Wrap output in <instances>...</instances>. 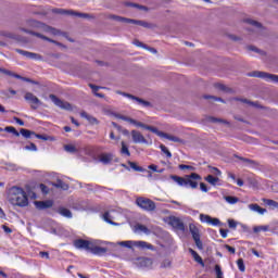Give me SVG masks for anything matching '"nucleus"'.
Instances as JSON below:
<instances>
[{"label":"nucleus","instance_id":"obj_1","mask_svg":"<svg viewBox=\"0 0 278 278\" xmlns=\"http://www.w3.org/2000/svg\"><path fill=\"white\" fill-rule=\"evenodd\" d=\"M74 248L78 250H86L87 252L97 255V256H102L108 253V248L106 245L110 244L108 241H101V240H83L78 239L73 242Z\"/></svg>","mask_w":278,"mask_h":278},{"label":"nucleus","instance_id":"obj_2","mask_svg":"<svg viewBox=\"0 0 278 278\" xmlns=\"http://www.w3.org/2000/svg\"><path fill=\"white\" fill-rule=\"evenodd\" d=\"M27 27H34L35 29H40L45 34H50V36H63V38L67 39L68 42H75L73 37L68 36V33L62 31L53 26L47 25L42 22H38L34 18H28L25 21Z\"/></svg>","mask_w":278,"mask_h":278},{"label":"nucleus","instance_id":"obj_3","mask_svg":"<svg viewBox=\"0 0 278 278\" xmlns=\"http://www.w3.org/2000/svg\"><path fill=\"white\" fill-rule=\"evenodd\" d=\"M7 199L12 206L27 207L29 204L28 195H26L24 189L20 187H12L10 191H8Z\"/></svg>","mask_w":278,"mask_h":278},{"label":"nucleus","instance_id":"obj_4","mask_svg":"<svg viewBox=\"0 0 278 278\" xmlns=\"http://www.w3.org/2000/svg\"><path fill=\"white\" fill-rule=\"evenodd\" d=\"M169 178L179 187L191 189H197L199 186L198 181L202 180V177L197 173H191L190 175H186L185 177L170 175Z\"/></svg>","mask_w":278,"mask_h":278},{"label":"nucleus","instance_id":"obj_5","mask_svg":"<svg viewBox=\"0 0 278 278\" xmlns=\"http://www.w3.org/2000/svg\"><path fill=\"white\" fill-rule=\"evenodd\" d=\"M20 31H24V34H29L30 36H35V38H39L40 40H45L46 42H51L52 45H55L56 47H60L61 49H68V47H66V45H64L58 40L51 39L42 33L29 30L25 27H20Z\"/></svg>","mask_w":278,"mask_h":278},{"label":"nucleus","instance_id":"obj_6","mask_svg":"<svg viewBox=\"0 0 278 278\" xmlns=\"http://www.w3.org/2000/svg\"><path fill=\"white\" fill-rule=\"evenodd\" d=\"M138 207L144 212H155L156 204L154 201L148 199V198H137L135 201Z\"/></svg>","mask_w":278,"mask_h":278},{"label":"nucleus","instance_id":"obj_7","mask_svg":"<svg viewBox=\"0 0 278 278\" xmlns=\"http://www.w3.org/2000/svg\"><path fill=\"white\" fill-rule=\"evenodd\" d=\"M247 76L248 77L261 78L265 81L278 84V76L277 75L265 73V72H250V73H247Z\"/></svg>","mask_w":278,"mask_h":278},{"label":"nucleus","instance_id":"obj_8","mask_svg":"<svg viewBox=\"0 0 278 278\" xmlns=\"http://www.w3.org/2000/svg\"><path fill=\"white\" fill-rule=\"evenodd\" d=\"M116 94L123 96L124 98H127L128 100H132L134 103H137L142 108H153V104L151 102H149L148 100H143L140 97H135L130 93L122 92L121 90H117Z\"/></svg>","mask_w":278,"mask_h":278},{"label":"nucleus","instance_id":"obj_9","mask_svg":"<svg viewBox=\"0 0 278 278\" xmlns=\"http://www.w3.org/2000/svg\"><path fill=\"white\" fill-rule=\"evenodd\" d=\"M189 232L191 233V237H192L193 240H194L195 247H198V249H199L200 251H202V250H203V243H202V241L200 240V230H199V228L197 227V225L190 224V225H189Z\"/></svg>","mask_w":278,"mask_h":278},{"label":"nucleus","instance_id":"obj_10","mask_svg":"<svg viewBox=\"0 0 278 278\" xmlns=\"http://www.w3.org/2000/svg\"><path fill=\"white\" fill-rule=\"evenodd\" d=\"M241 22L245 23V25H251L252 27H255V29H258V31H266V26L260 21L252 18L251 16L243 17Z\"/></svg>","mask_w":278,"mask_h":278},{"label":"nucleus","instance_id":"obj_11","mask_svg":"<svg viewBox=\"0 0 278 278\" xmlns=\"http://www.w3.org/2000/svg\"><path fill=\"white\" fill-rule=\"evenodd\" d=\"M199 219L201 224H205L214 227H217L220 225V222L217 217H212L211 215H207V214L201 213L199 216Z\"/></svg>","mask_w":278,"mask_h":278},{"label":"nucleus","instance_id":"obj_12","mask_svg":"<svg viewBox=\"0 0 278 278\" xmlns=\"http://www.w3.org/2000/svg\"><path fill=\"white\" fill-rule=\"evenodd\" d=\"M50 100L58 108L65 110V111H72V105L70 102H66V101L60 99L59 97H55L54 94H50Z\"/></svg>","mask_w":278,"mask_h":278},{"label":"nucleus","instance_id":"obj_13","mask_svg":"<svg viewBox=\"0 0 278 278\" xmlns=\"http://www.w3.org/2000/svg\"><path fill=\"white\" fill-rule=\"evenodd\" d=\"M25 100L27 103H30V108L33 110H37L39 105L41 104V101L39 100L38 97H36L34 93L27 92L25 94Z\"/></svg>","mask_w":278,"mask_h":278},{"label":"nucleus","instance_id":"obj_14","mask_svg":"<svg viewBox=\"0 0 278 278\" xmlns=\"http://www.w3.org/2000/svg\"><path fill=\"white\" fill-rule=\"evenodd\" d=\"M118 216V213L115 210H109L103 214V220L106 222L109 225L117 226L118 224L112 220H115Z\"/></svg>","mask_w":278,"mask_h":278},{"label":"nucleus","instance_id":"obj_15","mask_svg":"<svg viewBox=\"0 0 278 278\" xmlns=\"http://www.w3.org/2000/svg\"><path fill=\"white\" fill-rule=\"evenodd\" d=\"M129 25H137L139 27H144V29H155V27H157V25L151 24L147 21L134 20V18H130Z\"/></svg>","mask_w":278,"mask_h":278},{"label":"nucleus","instance_id":"obj_16","mask_svg":"<svg viewBox=\"0 0 278 278\" xmlns=\"http://www.w3.org/2000/svg\"><path fill=\"white\" fill-rule=\"evenodd\" d=\"M130 136L132 137V141L135 144H148V141L143 135L138 130L130 131Z\"/></svg>","mask_w":278,"mask_h":278},{"label":"nucleus","instance_id":"obj_17","mask_svg":"<svg viewBox=\"0 0 278 278\" xmlns=\"http://www.w3.org/2000/svg\"><path fill=\"white\" fill-rule=\"evenodd\" d=\"M0 38H5L7 40H14L15 42H18V40H21V36L10 30H0Z\"/></svg>","mask_w":278,"mask_h":278},{"label":"nucleus","instance_id":"obj_18","mask_svg":"<svg viewBox=\"0 0 278 278\" xmlns=\"http://www.w3.org/2000/svg\"><path fill=\"white\" fill-rule=\"evenodd\" d=\"M139 268H152L153 261L149 257H139L135 262Z\"/></svg>","mask_w":278,"mask_h":278},{"label":"nucleus","instance_id":"obj_19","mask_svg":"<svg viewBox=\"0 0 278 278\" xmlns=\"http://www.w3.org/2000/svg\"><path fill=\"white\" fill-rule=\"evenodd\" d=\"M169 225L173 226L176 230L185 231L186 225L179 219L178 217H170L169 218Z\"/></svg>","mask_w":278,"mask_h":278},{"label":"nucleus","instance_id":"obj_20","mask_svg":"<svg viewBox=\"0 0 278 278\" xmlns=\"http://www.w3.org/2000/svg\"><path fill=\"white\" fill-rule=\"evenodd\" d=\"M16 53H20V55H24V58H28V60H42V55L39 53L34 52H27L25 50L16 49Z\"/></svg>","mask_w":278,"mask_h":278},{"label":"nucleus","instance_id":"obj_21","mask_svg":"<svg viewBox=\"0 0 278 278\" xmlns=\"http://www.w3.org/2000/svg\"><path fill=\"white\" fill-rule=\"evenodd\" d=\"M135 248L141 250L155 251V247L152 245L151 243H148L147 241H135Z\"/></svg>","mask_w":278,"mask_h":278},{"label":"nucleus","instance_id":"obj_22","mask_svg":"<svg viewBox=\"0 0 278 278\" xmlns=\"http://www.w3.org/2000/svg\"><path fill=\"white\" fill-rule=\"evenodd\" d=\"M113 157H115L113 153H102L99 155V162H101L103 165H108L112 163Z\"/></svg>","mask_w":278,"mask_h":278},{"label":"nucleus","instance_id":"obj_23","mask_svg":"<svg viewBox=\"0 0 278 278\" xmlns=\"http://www.w3.org/2000/svg\"><path fill=\"white\" fill-rule=\"evenodd\" d=\"M160 138H164L166 140L173 141L175 143H184V140L179 137L173 136V135H168L167 132H160Z\"/></svg>","mask_w":278,"mask_h":278},{"label":"nucleus","instance_id":"obj_24","mask_svg":"<svg viewBox=\"0 0 278 278\" xmlns=\"http://www.w3.org/2000/svg\"><path fill=\"white\" fill-rule=\"evenodd\" d=\"M235 159L240 160L241 162H243L245 164V166H250V167H256L258 166V163L255 161H252L248 157H243V156H239L237 154H235Z\"/></svg>","mask_w":278,"mask_h":278},{"label":"nucleus","instance_id":"obj_25","mask_svg":"<svg viewBox=\"0 0 278 278\" xmlns=\"http://www.w3.org/2000/svg\"><path fill=\"white\" fill-rule=\"evenodd\" d=\"M36 207L39 210H45L53 206V201H36Z\"/></svg>","mask_w":278,"mask_h":278},{"label":"nucleus","instance_id":"obj_26","mask_svg":"<svg viewBox=\"0 0 278 278\" xmlns=\"http://www.w3.org/2000/svg\"><path fill=\"white\" fill-rule=\"evenodd\" d=\"M247 51H252L253 53H257L258 55H266V51L257 48L256 46H253V45H249L245 47Z\"/></svg>","mask_w":278,"mask_h":278},{"label":"nucleus","instance_id":"obj_27","mask_svg":"<svg viewBox=\"0 0 278 278\" xmlns=\"http://www.w3.org/2000/svg\"><path fill=\"white\" fill-rule=\"evenodd\" d=\"M248 208L252 212H256L260 215H264L266 213V208H262L258 204H250Z\"/></svg>","mask_w":278,"mask_h":278},{"label":"nucleus","instance_id":"obj_28","mask_svg":"<svg viewBox=\"0 0 278 278\" xmlns=\"http://www.w3.org/2000/svg\"><path fill=\"white\" fill-rule=\"evenodd\" d=\"M80 116L84 119L88 121V123L91 124V125H98L99 124V122L96 117H92L91 115L87 114L86 112H81Z\"/></svg>","mask_w":278,"mask_h":278},{"label":"nucleus","instance_id":"obj_29","mask_svg":"<svg viewBox=\"0 0 278 278\" xmlns=\"http://www.w3.org/2000/svg\"><path fill=\"white\" fill-rule=\"evenodd\" d=\"M205 181L208 182L212 186H219L220 185L219 184V181H220L219 177H217V176L214 177L213 175L206 176Z\"/></svg>","mask_w":278,"mask_h":278},{"label":"nucleus","instance_id":"obj_30","mask_svg":"<svg viewBox=\"0 0 278 278\" xmlns=\"http://www.w3.org/2000/svg\"><path fill=\"white\" fill-rule=\"evenodd\" d=\"M225 36L228 38V40H231L232 42H242L243 40L241 36L231 33H226Z\"/></svg>","mask_w":278,"mask_h":278},{"label":"nucleus","instance_id":"obj_31","mask_svg":"<svg viewBox=\"0 0 278 278\" xmlns=\"http://www.w3.org/2000/svg\"><path fill=\"white\" fill-rule=\"evenodd\" d=\"M53 187L62 189L63 191H66L67 189H70V186L66 185L63 180L58 179L56 182L52 184Z\"/></svg>","mask_w":278,"mask_h":278},{"label":"nucleus","instance_id":"obj_32","mask_svg":"<svg viewBox=\"0 0 278 278\" xmlns=\"http://www.w3.org/2000/svg\"><path fill=\"white\" fill-rule=\"evenodd\" d=\"M59 215L66 217L68 219L72 218V212L70 211V208H65V207H61L58 210Z\"/></svg>","mask_w":278,"mask_h":278},{"label":"nucleus","instance_id":"obj_33","mask_svg":"<svg viewBox=\"0 0 278 278\" xmlns=\"http://www.w3.org/2000/svg\"><path fill=\"white\" fill-rule=\"evenodd\" d=\"M263 204H266L267 206L271 207V208H278V202L270 200V199H262Z\"/></svg>","mask_w":278,"mask_h":278},{"label":"nucleus","instance_id":"obj_34","mask_svg":"<svg viewBox=\"0 0 278 278\" xmlns=\"http://www.w3.org/2000/svg\"><path fill=\"white\" fill-rule=\"evenodd\" d=\"M78 18H87V21H94V18H97V16H94V14H90V13L78 12Z\"/></svg>","mask_w":278,"mask_h":278},{"label":"nucleus","instance_id":"obj_35","mask_svg":"<svg viewBox=\"0 0 278 278\" xmlns=\"http://www.w3.org/2000/svg\"><path fill=\"white\" fill-rule=\"evenodd\" d=\"M135 231L136 232H143L146 235L150 233V230L147 228L146 225H137V226H135Z\"/></svg>","mask_w":278,"mask_h":278},{"label":"nucleus","instance_id":"obj_36","mask_svg":"<svg viewBox=\"0 0 278 278\" xmlns=\"http://www.w3.org/2000/svg\"><path fill=\"white\" fill-rule=\"evenodd\" d=\"M118 244L125 249H132L136 245V241H121Z\"/></svg>","mask_w":278,"mask_h":278},{"label":"nucleus","instance_id":"obj_37","mask_svg":"<svg viewBox=\"0 0 278 278\" xmlns=\"http://www.w3.org/2000/svg\"><path fill=\"white\" fill-rule=\"evenodd\" d=\"M119 153H122V155H127L130 156V150H128V147L126 146L125 141H122V150H119Z\"/></svg>","mask_w":278,"mask_h":278},{"label":"nucleus","instance_id":"obj_38","mask_svg":"<svg viewBox=\"0 0 278 278\" xmlns=\"http://www.w3.org/2000/svg\"><path fill=\"white\" fill-rule=\"evenodd\" d=\"M21 135H22L23 137H25L26 139H29L31 136H35L36 132L30 131V130L25 129V128H21Z\"/></svg>","mask_w":278,"mask_h":278},{"label":"nucleus","instance_id":"obj_39","mask_svg":"<svg viewBox=\"0 0 278 278\" xmlns=\"http://www.w3.org/2000/svg\"><path fill=\"white\" fill-rule=\"evenodd\" d=\"M2 74L9 75V76H13L16 79H22V80L30 81L29 79H26L23 76H20L18 74H14L13 72H10V71H2Z\"/></svg>","mask_w":278,"mask_h":278},{"label":"nucleus","instance_id":"obj_40","mask_svg":"<svg viewBox=\"0 0 278 278\" xmlns=\"http://www.w3.org/2000/svg\"><path fill=\"white\" fill-rule=\"evenodd\" d=\"M129 167L132 168L137 173H144L146 169H143L141 166L137 165L134 162H129Z\"/></svg>","mask_w":278,"mask_h":278},{"label":"nucleus","instance_id":"obj_41","mask_svg":"<svg viewBox=\"0 0 278 278\" xmlns=\"http://www.w3.org/2000/svg\"><path fill=\"white\" fill-rule=\"evenodd\" d=\"M237 268H239L240 273L245 271L244 261L243 258L237 260Z\"/></svg>","mask_w":278,"mask_h":278},{"label":"nucleus","instance_id":"obj_42","mask_svg":"<svg viewBox=\"0 0 278 278\" xmlns=\"http://www.w3.org/2000/svg\"><path fill=\"white\" fill-rule=\"evenodd\" d=\"M253 230H254L255 233L266 232V231H268V226H264V225L255 226Z\"/></svg>","mask_w":278,"mask_h":278},{"label":"nucleus","instance_id":"obj_43","mask_svg":"<svg viewBox=\"0 0 278 278\" xmlns=\"http://www.w3.org/2000/svg\"><path fill=\"white\" fill-rule=\"evenodd\" d=\"M161 152H163L165 155H167V159H172V152L167 149L166 146L161 144L160 146Z\"/></svg>","mask_w":278,"mask_h":278},{"label":"nucleus","instance_id":"obj_44","mask_svg":"<svg viewBox=\"0 0 278 278\" xmlns=\"http://www.w3.org/2000/svg\"><path fill=\"white\" fill-rule=\"evenodd\" d=\"M4 131L11 132L13 134V136H16V137L20 136V132L13 126H7L4 128Z\"/></svg>","mask_w":278,"mask_h":278},{"label":"nucleus","instance_id":"obj_45","mask_svg":"<svg viewBox=\"0 0 278 278\" xmlns=\"http://www.w3.org/2000/svg\"><path fill=\"white\" fill-rule=\"evenodd\" d=\"M224 200L229 204H236L239 202V198L235 197H225Z\"/></svg>","mask_w":278,"mask_h":278},{"label":"nucleus","instance_id":"obj_46","mask_svg":"<svg viewBox=\"0 0 278 278\" xmlns=\"http://www.w3.org/2000/svg\"><path fill=\"white\" fill-rule=\"evenodd\" d=\"M210 173L215 177H220L223 175V173H220V170L216 167H210Z\"/></svg>","mask_w":278,"mask_h":278},{"label":"nucleus","instance_id":"obj_47","mask_svg":"<svg viewBox=\"0 0 278 278\" xmlns=\"http://www.w3.org/2000/svg\"><path fill=\"white\" fill-rule=\"evenodd\" d=\"M215 274H216V278H224V274L219 265H215Z\"/></svg>","mask_w":278,"mask_h":278},{"label":"nucleus","instance_id":"obj_48","mask_svg":"<svg viewBox=\"0 0 278 278\" xmlns=\"http://www.w3.org/2000/svg\"><path fill=\"white\" fill-rule=\"evenodd\" d=\"M172 266V261L168 258H165L162 263H161V268H169Z\"/></svg>","mask_w":278,"mask_h":278},{"label":"nucleus","instance_id":"obj_49","mask_svg":"<svg viewBox=\"0 0 278 278\" xmlns=\"http://www.w3.org/2000/svg\"><path fill=\"white\" fill-rule=\"evenodd\" d=\"M65 151H66V152H70V153H76V152H77V149H76L75 146L67 144V146H65Z\"/></svg>","mask_w":278,"mask_h":278},{"label":"nucleus","instance_id":"obj_50","mask_svg":"<svg viewBox=\"0 0 278 278\" xmlns=\"http://www.w3.org/2000/svg\"><path fill=\"white\" fill-rule=\"evenodd\" d=\"M148 131H152L155 136H161V134H163V131L159 130L157 128L150 126L148 129Z\"/></svg>","mask_w":278,"mask_h":278},{"label":"nucleus","instance_id":"obj_51","mask_svg":"<svg viewBox=\"0 0 278 278\" xmlns=\"http://www.w3.org/2000/svg\"><path fill=\"white\" fill-rule=\"evenodd\" d=\"M178 168L180 170H189V172H193L194 170V167L190 166V165H179Z\"/></svg>","mask_w":278,"mask_h":278},{"label":"nucleus","instance_id":"obj_52","mask_svg":"<svg viewBox=\"0 0 278 278\" xmlns=\"http://www.w3.org/2000/svg\"><path fill=\"white\" fill-rule=\"evenodd\" d=\"M25 150L31 151V152H37L38 147H36L35 143H30V146H25Z\"/></svg>","mask_w":278,"mask_h":278},{"label":"nucleus","instance_id":"obj_53","mask_svg":"<svg viewBox=\"0 0 278 278\" xmlns=\"http://www.w3.org/2000/svg\"><path fill=\"white\" fill-rule=\"evenodd\" d=\"M106 18H109L110 21H116L118 23L121 20V16L115 14H109L106 15Z\"/></svg>","mask_w":278,"mask_h":278},{"label":"nucleus","instance_id":"obj_54","mask_svg":"<svg viewBox=\"0 0 278 278\" xmlns=\"http://www.w3.org/2000/svg\"><path fill=\"white\" fill-rule=\"evenodd\" d=\"M89 88H91L92 93H97L99 90H101V86L89 84Z\"/></svg>","mask_w":278,"mask_h":278},{"label":"nucleus","instance_id":"obj_55","mask_svg":"<svg viewBox=\"0 0 278 278\" xmlns=\"http://www.w3.org/2000/svg\"><path fill=\"white\" fill-rule=\"evenodd\" d=\"M118 23H125V24L129 25V23H131V18L119 16Z\"/></svg>","mask_w":278,"mask_h":278},{"label":"nucleus","instance_id":"obj_56","mask_svg":"<svg viewBox=\"0 0 278 278\" xmlns=\"http://www.w3.org/2000/svg\"><path fill=\"white\" fill-rule=\"evenodd\" d=\"M113 116L116 117L117 119L119 121H124L126 122L127 121V116H124V115H121V114H117V113H113Z\"/></svg>","mask_w":278,"mask_h":278},{"label":"nucleus","instance_id":"obj_57","mask_svg":"<svg viewBox=\"0 0 278 278\" xmlns=\"http://www.w3.org/2000/svg\"><path fill=\"white\" fill-rule=\"evenodd\" d=\"M35 137H36L38 140H43V141L50 140V137H46V136L39 135V134H35Z\"/></svg>","mask_w":278,"mask_h":278},{"label":"nucleus","instance_id":"obj_58","mask_svg":"<svg viewBox=\"0 0 278 278\" xmlns=\"http://www.w3.org/2000/svg\"><path fill=\"white\" fill-rule=\"evenodd\" d=\"M65 14H68L70 16H79V12L73 10L65 11Z\"/></svg>","mask_w":278,"mask_h":278},{"label":"nucleus","instance_id":"obj_59","mask_svg":"<svg viewBox=\"0 0 278 278\" xmlns=\"http://www.w3.org/2000/svg\"><path fill=\"white\" fill-rule=\"evenodd\" d=\"M98 66H104L105 68H110V63L105 61H97Z\"/></svg>","mask_w":278,"mask_h":278},{"label":"nucleus","instance_id":"obj_60","mask_svg":"<svg viewBox=\"0 0 278 278\" xmlns=\"http://www.w3.org/2000/svg\"><path fill=\"white\" fill-rule=\"evenodd\" d=\"M132 45H135V47H141L144 48V43H142L140 40L138 39H134L132 40Z\"/></svg>","mask_w":278,"mask_h":278},{"label":"nucleus","instance_id":"obj_61","mask_svg":"<svg viewBox=\"0 0 278 278\" xmlns=\"http://www.w3.org/2000/svg\"><path fill=\"white\" fill-rule=\"evenodd\" d=\"M40 190L43 194L49 193V188L43 184L40 185Z\"/></svg>","mask_w":278,"mask_h":278},{"label":"nucleus","instance_id":"obj_62","mask_svg":"<svg viewBox=\"0 0 278 278\" xmlns=\"http://www.w3.org/2000/svg\"><path fill=\"white\" fill-rule=\"evenodd\" d=\"M1 228L2 230H4L7 235H10L11 232H13V229L9 228L7 225H2Z\"/></svg>","mask_w":278,"mask_h":278},{"label":"nucleus","instance_id":"obj_63","mask_svg":"<svg viewBox=\"0 0 278 278\" xmlns=\"http://www.w3.org/2000/svg\"><path fill=\"white\" fill-rule=\"evenodd\" d=\"M229 228H236L238 224L233 219L228 220Z\"/></svg>","mask_w":278,"mask_h":278},{"label":"nucleus","instance_id":"obj_64","mask_svg":"<svg viewBox=\"0 0 278 278\" xmlns=\"http://www.w3.org/2000/svg\"><path fill=\"white\" fill-rule=\"evenodd\" d=\"M195 262H198V264L201 265V267H204V262L202 260V257H200V255L198 257H193Z\"/></svg>","mask_w":278,"mask_h":278}]
</instances>
